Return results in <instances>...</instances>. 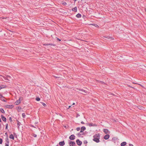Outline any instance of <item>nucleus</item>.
Here are the masks:
<instances>
[{"mask_svg": "<svg viewBox=\"0 0 146 146\" xmlns=\"http://www.w3.org/2000/svg\"><path fill=\"white\" fill-rule=\"evenodd\" d=\"M7 78H9V79H10L11 78V77L9 76H7Z\"/></svg>", "mask_w": 146, "mask_h": 146, "instance_id": "79ce46f5", "label": "nucleus"}, {"mask_svg": "<svg viewBox=\"0 0 146 146\" xmlns=\"http://www.w3.org/2000/svg\"><path fill=\"white\" fill-rule=\"evenodd\" d=\"M21 98H19V99L16 101L15 103V105H18L21 103Z\"/></svg>", "mask_w": 146, "mask_h": 146, "instance_id": "39448f33", "label": "nucleus"}, {"mask_svg": "<svg viewBox=\"0 0 146 146\" xmlns=\"http://www.w3.org/2000/svg\"><path fill=\"white\" fill-rule=\"evenodd\" d=\"M75 136L73 134L71 135L69 137V139L71 140H74L75 139Z\"/></svg>", "mask_w": 146, "mask_h": 146, "instance_id": "20e7f679", "label": "nucleus"}, {"mask_svg": "<svg viewBox=\"0 0 146 146\" xmlns=\"http://www.w3.org/2000/svg\"><path fill=\"white\" fill-rule=\"evenodd\" d=\"M59 144L60 146H63L64 145L65 143L64 141H62L60 142Z\"/></svg>", "mask_w": 146, "mask_h": 146, "instance_id": "f8f14e48", "label": "nucleus"}, {"mask_svg": "<svg viewBox=\"0 0 146 146\" xmlns=\"http://www.w3.org/2000/svg\"><path fill=\"white\" fill-rule=\"evenodd\" d=\"M80 116V115H79V114L78 113V114H77V115H76V117H77L78 116Z\"/></svg>", "mask_w": 146, "mask_h": 146, "instance_id": "de8ad7c7", "label": "nucleus"}, {"mask_svg": "<svg viewBox=\"0 0 146 146\" xmlns=\"http://www.w3.org/2000/svg\"><path fill=\"white\" fill-rule=\"evenodd\" d=\"M5 135L7 136V137H8V135L7 134V132H6V133H5Z\"/></svg>", "mask_w": 146, "mask_h": 146, "instance_id": "a18cd8bd", "label": "nucleus"}, {"mask_svg": "<svg viewBox=\"0 0 146 146\" xmlns=\"http://www.w3.org/2000/svg\"><path fill=\"white\" fill-rule=\"evenodd\" d=\"M5 98V97H3V95L1 94H0V99H2V98Z\"/></svg>", "mask_w": 146, "mask_h": 146, "instance_id": "bb28decb", "label": "nucleus"}, {"mask_svg": "<svg viewBox=\"0 0 146 146\" xmlns=\"http://www.w3.org/2000/svg\"><path fill=\"white\" fill-rule=\"evenodd\" d=\"M87 143H88V142L87 141V140H84V144H87Z\"/></svg>", "mask_w": 146, "mask_h": 146, "instance_id": "4c0bfd02", "label": "nucleus"}, {"mask_svg": "<svg viewBox=\"0 0 146 146\" xmlns=\"http://www.w3.org/2000/svg\"><path fill=\"white\" fill-rule=\"evenodd\" d=\"M90 25H92V26H93L97 28H99V26L97 24H95V23H92V24H91Z\"/></svg>", "mask_w": 146, "mask_h": 146, "instance_id": "2eb2a0df", "label": "nucleus"}, {"mask_svg": "<svg viewBox=\"0 0 146 146\" xmlns=\"http://www.w3.org/2000/svg\"><path fill=\"white\" fill-rule=\"evenodd\" d=\"M0 111L3 113H5V111L3 108H1L0 109Z\"/></svg>", "mask_w": 146, "mask_h": 146, "instance_id": "b1692460", "label": "nucleus"}, {"mask_svg": "<svg viewBox=\"0 0 146 146\" xmlns=\"http://www.w3.org/2000/svg\"><path fill=\"white\" fill-rule=\"evenodd\" d=\"M56 146H58V145H56Z\"/></svg>", "mask_w": 146, "mask_h": 146, "instance_id": "338daca9", "label": "nucleus"}, {"mask_svg": "<svg viewBox=\"0 0 146 146\" xmlns=\"http://www.w3.org/2000/svg\"><path fill=\"white\" fill-rule=\"evenodd\" d=\"M17 123H18L19 122H20L18 120H17Z\"/></svg>", "mask_w": 146, "mask_h": 146, "instance_id": "bf43d9fd", "label": "nucleus"}, {"mask_svg": "<svg viewBox=\"0 0 146 146\" xmlns=\"http://www.w3.org/2000/svg\"><path fill=\"white\" fill-rule=\"evenodd\" d=\"M43 45L44 46H48V45H50V46H55V45L52 43H49V44H43Z\"/></svg>", "mask_w": 146, "mask_h": 146, "instance_id": "ddd939ff", "label": "nucleus"}, {"mask_svg": "<svg viewBox=\"0 0 146 146\" xmlns=\"http://www.w3.org/2000/svg\"><path fill=\"white\" fill-rule=\"evenodd\" d=\"M31 126L32 127H35L33 125H31Z\"/></svg>", "mask_w": 146, "mask_h": 146, "instance_id": "4d7b16f0", "label": "nucleus"}, {"mask_svg": "<svg viewBox=\"0 0 146 146\" xmlns=\"http://www.w3.org/2000/svg\"><path fill=\"white\" fill-rule=\"evenodd\" d=\"M75 104V103H73L72 104V105H74Z\"/></svg>", "mask_w": 146, "mask_h": 146, "instance_id": "052dcab7", "label": "nucleus"}, {"mask_svg": "<svg viewBox=\"0 0 146 146\" xmlns=\"http://www.w3.org/2000/svg\"><path fill=\"white\" fill-rule=\"evenodd\" d=\"M82 17L84 19H85V18H86V16L84 15H83Z\"/></svg>", "mask_w": 146, "mask_h": 146, "instance_id": "09e8293b", "label": "nucleus"}, {"mask_svg": "<svg viewBox=\"0 0 146 146\" xmlns=\"http://www.w3.org/2000/svg\"><path fill=\"white\" fill-rule=\"evenodd\" d=\"M133 84H137V83H135V82H133Z\"/></svg>", "mask_w": 146, "mask_h": 146, "instance_id": "e2e57ef3", "label": "nucleus"}, {"mask_svg": "<svg viewBox=\"0 0 146 146\" xmlns=\"http://www.w3.org/2000/svg\"><path fill=\"white\" fill-rule=\"evenodd\" d=\"M74 2H75V1H77V0H74Z\"/></svg>", "mask_w": 146, "mask_h": 146, "instance_id": "69168bd1", "label": "nucleus"}, {"mask_svg": "<svg viewBox=\"0 0 146 146\" xmlns=\"http://www.w3.org/2000/svg\"><path fill=\"white\" fill-rule=\"evenodd\" d=\"M126 142L124 141L121 143V146H125L126 144Z\"/></svg>", "mask_w": 146, "mask_h": 146, "instance_id": "a211bd4d", "label": "nucleus"}, {"mask_svg": "<svg viewBox=\"0 0 146 146\" xmlns=\"http://www.w3.org/2000/svg\"><path fill=\"white\" fill-rule=\"evenodd\" d=\"M3 77L5 80H7V81H10L9 79L7 78V76H3Z\"/></svg>", "mask_w": 146, "mask_h": 146, "instance_id": "dca6fc26", "label": "nucleus"}, {"mask_svg": "<svg viewBox=\"0 0 146 146\" xmlns=\"http://www.w3.org/2000/svg\"><path fill=\"white\" fill-rule=\"evenodd\" d=\"M100 134L99 133H98L97 134H96L94 135L93 136V137L94 138H100Z\"/></svg>", "mask_w": 146, "mask_h": 146, "instance_id": "0eeeda50", "label": "nucleus"}, {"mask_svg": "<svg viewBox=\"0 0 146 146\" xmlns=\"http://www.w3.org/2000/svg\"><path fill=\"white\" fill-rule=\"evenodd\" d=\"M72 11L74 12H76L77 11V7H75L74 8H73L72 9Z\"/></svg>", "mask_w": 146, "mask_h": 146, "instance_id": "4be33fe9", "label": "nucleus"}, {"mask_svg": "<svg viewBox=\"0 0 146 146\" xmlns=\"http://www.w3.org/2000/svg\"><path fill=\"white\" fill-rule=\"evenodd\" d=\"M8 127L7 126H6V127H5V129H8Z\"/></svg>", "mask_w": 146, "mask_h": 146, "instance_id": "6e6d98bb", "label": "nucleus"}, {"mask_svg": "<svg viewBox=\"0 0 146 146\" xmlns=\"http://www.w3.org/2000/svg\"><path fill=\"white\" fill-rule=\"evenodd\" d=\"M104 132L106 134L110 133V131L108 130V129H104L103 130Z\"/></svg>", "mask_w": 146, "mask_h": 146, "instance_id": "423d86ee", "label": "nucleus"}, {"mask_svg": "<svg viewBox=\"0 0 146 146\" xmlns=\"http://www.w3.org/2000/svg\"><path fill=\"white\" fill-rule=\"evenodd\" d=\"M9 143H5V146H9Z\"/></svg>", "mask_w": 146, "mask_h": 146, "instance_id": "ea45409f", "label": "nucleus"}, {"mask_svg": "<svg viewBox=\"0 0 146 146\" xmlns=\"http://www.w3.org/2000/svg\"><path fill=\"white\" fill-rule=\"evenodd\" d=\"M21 124V123H20V122H19L18 123H17V126H18L17 127H18V129L19 128V126Z\"/></svg>", "mask_w": 146, "mask_h": 146, "instance_id": "a878e982", "label": "nucleus"}, {"mask_svg": "<svg viewBox=\"0 0 146 146\" xmlns=\"http://www.w3.org/2000/svg\"><path fill=\"white\" fill-rule=\"evenodd\" d=\"M41 103H42V105L43 106L45 107L46 106V104H45L43 102H41Z\"/></svg>", "mask_w": 146, "mask_h": 146, "instance_id": "2f4dec72", "label": "nucleus"}, {"mask_svg": "<svg viewBox=\"0 0 146 146\" xmlns=\"http://www.w3.org/2000/svg\"><path fill=\"white\" fill-rule=\"evenodd\" d=\"M86 129V127L85 126H82L81 128V130L80 131V133L83 132Z\"/></svg>", "mask_w": 146, "mask_h": 146, "instance_id": "6e6552de", "label": "nucleus"}, {"mask_svg": "<svg viewBox=\"0 0 146 146\" xmlns=\"http://www.w3.org/2000/svg\"><path fill=\"white\" fill-rule=\"evenodd\" d=\"M7 87V86L6 85H2L0 86V87L1 89L5 88H6Z\"/></svg>", "mask_w": 146, "mask_h": 146, "instance_id": "aec40b11", "label": "nucleus"}, {"mask_svg": "<svg viewBox=\"0 0 146 146\" xmlns=\"http://www.w3.org/2000/svg\"><path fill=\"white\" fill-rule=\"evenodd\" d=\"M127 86L129 87H130V88H134L133 87H132L131 86H130L129 85H127Z\"/></svg>", "mask_w": 146, "mask_h": 146, "instance_id": "c03bdc74", "label": "nucleus"}, {"mask_svg": "<svg viewBox=\"0 0 146 146\" xmlns=\"http://www.w3.org/2000/svg\"><path fill=\"white\" fill-rule=\"evenodd\" d=\"M82 135H84V133H83L82 134Z\"/></svg>", "mask_w": 146, "mask_h": 146, "instance_id": "0e129e2a", "label": "nucleus"}, {"mask_svg": "<svg viewBox=\"0 0 146 146\" xmlns=\"http://www.w3.org/2000/svg\"><path fill=\"white\" fill-rule=\"evenodd\" d=\"M110 135L109 134H106L104 137V139L106 140L108 139L110 137Z\"/></svg>", "mask_w": 146, "mask_h": 146, "instance_id": "9b49d317", "label": "nucleus"}, {"mask_svg": "<svg viewBox=\"0 0 146 146\" xmlns=\"http://www.w3.org/2000/svg\"><path fill=\"white\" fill-rule=\"evenodd\" d=\"M76 143L79 146L81 145L82 143V142L80 141L79 139L76 140Z\"/></svg>", "mask_w": 146, "mask_h": 146, "instance_id": "f03ea898", "label": "nucleus"}, {"mask_svg": "<svg viewBox=\"0 0 146 146\" xmlns=\"http://www.w3.org/2000/svg\"><path fill=\"white\" fill-rule=\"evenodd\" d=\"M5 141L6 142V143H9V140L8 137H6Z\"/></svg>", "mask_w": 146, "mask_h": 146, "instance_id": "6ab92c4d", "label": "nucleus"}, {"mask_svg": "<svg viewBox=\"0 0 146 146\" xmlns=\"http://www.w3.org/2000/svg\"><path fill=\"white\" fill-rule=\"evenodd\" d=\"M13 133V135L14 136H15V135H16V134L14 132Z\"/></svg>", "mask_w": 146, "mask_h": 146, "instance_id": "864d4df0", "label": "nucleus"}, {"mask_svg": "<svg viewBox=\"0 0 146 146\" xmlns=\"http://www.w3.org/2000/svg\"><path fill=\"white\" fill-rule=\"evenodd\" d=\"M3 142V139L1 138H0V144H2Z\"/></svg>", "mask_w": 146, "mask_h": 146, "instance_id": "7c9ffc66", "label": "nucleus"}, {"mask_svg": "<svg viewBox=\"0 0 146 146\" xmlns=\"http://www.w3.org/2000/svg\"><path fill=\"white\" fill-rule=\"evenodd\" d=\"M36 100L37 101H39L40 100V98L39 97H37L36 98Z\"/></svg>", "mask_w": 146, "mask_h": 146, "instance_id": "393cba45", "label": "nucleus"}, {"mask_svg": "<svg viewBox=\"0 0 146 146\" xmlns=\"http://www.w3.org/2000/svg\"><path fill=\"white\" fill-rule=\"evenodd\" d=\"M72 143V145L71 146H74L76 145V143L74 141H73Z\"/></svg>", "mask_w": 146, "mask_h": 146, "instance_id": "c85d7f7f", "label": "nucleus"}, {"mask_svg": "<svg viewBox=\"0 0 146 146\" xmlns=\"http://www.w3.org/2000/svg\"><path fill=\"white\" fill-rule=\"evenodd\" d=\"M1 101H3V102H7V100H4V99H3V98H2V99H1Z\"/></svg>", "mask_w": 146, "mask_h": 146, "instance_id": "473e14b6", "label": "nucleus"}, {"mask_svg": "<svg viewBox=\"0 0 146 146\" xmlns=\"http://www.w3.org/2000/svg\"><path fill=\"white\" fill-rule=\"evenodd\" d=\"M63 5H66L67 3L66 2H64L63 3Z\"/></svg>", "mask_w": 146, "mask_h": 146, "instance_id": "49530a36", "label": "nucleus"}, {"mask_svg": "<svg viewBox=\"0 0 146 146\" xmlns=\"http://www.w3.org/2000/svg\"><path fill=\"white\" fill-rule=\"evenodd\" d=\"M100 83H101L102 84H105V83L103 81H100Z\"/></svg>", "mask_w": 146, "mask_h": 146, "instance_id": "c9c22d12", "label": "nucleus"}, {"mask_svg": "<svg viewBox=\"0 0 146 146\" xmlns=\"http://www.w3.org/2000/svg\"><path fill=\"white\" fill-rule=\"evenodd\" d=\"M71 106H68V108L67 109H69V108H70L71 107Z\"/></svg>", "mask_w": 146, "mask_h": 146, "instance_id": "5fc2aeb1", "label": "nucleus"}, {"mask_svg": "<svg viewBox=\"0 0 146 146\" xmlns=\"http://www.w3.org/2000/svg\"><path fill=\"white\" fill-rule=\"evenodd\" d=\"M1 117L2 120L5 122H6L7 121V119L4 116H3L2 115L1 116Z\"/></svg>", "mask_w": 146, "mask_h": 146, "instance_id": "9d476101", "label": "nucleus"}, {"mask_svg": "<svg viewBox=\"0 0 146 146\" xmlns=\"http://www.w3.org/2000/svg\"><path fill=\"white\" fill-rule=\"evenodd\" d=\"M57 40L59 41H60L61 40L60 39H59L58 38H57Z\"/></svg>", "mask_w": 146, "mask_h": 146, "instance_id": "8fccbe9b", "label": "nucleus"}, {"mask_svg": "<svg viewBox=\"0 0 146 146\" xmlns=\"http://www.w3.org/2000/svg\"><path fill=\"white\" fill-rule=\"evenodd\" d=\"M100 138H94L93 139V140L96 143H98L100 142Z\"/></svg>", "mask_w": 146, "mask_h": 146, "instance_id": "1a4fd4ad", "label": "nucleus"}, {"mask_svg": "<svg viewBox=\"0 0 146 146\" xmlns=\"http://www.w3.org/2000/svg\"><path fill=\"white\" fill-rule=\"evenodd\" d=\"M9 138L12 139L13 140H14V137L13 134H11L9 135Z\"/></svg>", "mask_w": 146, "mask_h": 146, "instance_id": "5701e85b", "label": "nucleus"}, {"mask_svg": "<svg viewBox=\"0 0 146 146\" xmlns=\"http://www.w3.org/2000/svg\"><path fill=\"white\" fill-rule=\"evenodd\" d=\"M5 107L9 109H12L14 107L13 105H6L5 106Z\"/></svg>", "mask_w": 146, "mask_h": 146, "instance_id": "f257e3e1", "label": "nucleus"}, {"mask_svg": "<svg viewBox=\"0 0 146 146\" xmlns=\"http://www.w3.org/2000/svg\"><path fill=\"white\" fill-rule=\"evenodd\" d=\"M1 122V118H0V122Z\"/></svg>", "mask_w": 146, "mask_h": 146, "instance_id": "680f3d73", "label": "nucleus"}, {"mask_svg": "<svg viewBox=\"0 0 146 146\" xmlns=\"http://www.w3.org/2000/svg\"><path fill=\"white\" fill-rule=\"evenodd\" d=\"M9 121L11 122L12 121V118L11 117H9Z\"/></svg>", "mask_w": 146, "mask_h": 146, "instance_id": "f704fd0d", "label": "nucleus"}, {"mask_svg": "<svg viewBox=\"0 0 146 146\" xmlns=\"http://www.w3.org/2000/svg\"><path fill=\"white\" fill-rule=\"evenodd\" d=\"M104 38H106L107 39H110V38H111L112 39H113V38L112 37H111L109 36H104Z\"/></svg>", "mask_w": 146, "mask_h": 146, "instance_id": "f3484780", "label": "nucleus"}, {"mask_svg": "<svg viewBox=\"0 0 146 146\" xmlns=\"http://www.w3.org/2000/svg\"><path fill=\"white\" fill-rule=\"evenodd\" d=\"M87 125L90 127L97 126V125L96 124H93L92 123H88Z\"/></svg>", "mask_w": 146, "mask_h": 146, "instance_id": "7ed1b4c3", "label": "nucleus"}, {"mask_svg": "<svg viewBox=\"0 0 146 146\" xmlns=\"http://www.w3.org/2000/svg\"><path fill=\"white\" fill-rule=\"evenodd\" d=\"M33 136H34V137H36L37 135L36 134H33Z\"/></svg>", "mask_w": 146, "mask_h": 146, "instance_id": "37998d69", "label": "nucleus"}, {"mask_svg": "<svg viewBox=\"0 0 146 146\" xmlns=\"http://www.w3.org/2000/svg\"><path fill=\"white\" fill-rule=\"evenodd\" d=\"M82 15L78 13L76 15V17L78 18H80L81 17Z\"/></svg>", "mask_w": 146, "mask_h": 146, "instance_id": "412c9836", "label": "nucleus"}, {"mask_svg": "<svg viewBox=\"0 0 146 146\" xmlns=\"http://www.w3.org/2000/svg\"><path fill=\"white\" fill-rule=\"evenodd\" d=\"M8 123H7V124H6V126H7L8 127Z\"/></svg>", "mask_w": 146, "mask_h": 146, "instance_id": "13d9d810", "label": "nucleus"}, {"mask_svg": "<svg viewBox=\"0 0 146 146\" xmlns=\"http://www.w3.org/2000/svg\"><path fill=\"white\" fill-rule=\"evenodd\" d=\"M54 76V78H60V77H59L56 76Z\"/></svg>", "mask_w": 146, "mask_h": 146, "instance_id": "a19ab883", "label": "nucleus"}, {"mask_svg": "<svg viewBox=\"0 0 146 146\" xmlns=\"http://www.w3.org/2000/svg\"><path fill=\"white\" fill-rule=\"evenodd\" d=\"M73 142V141H69V144L70 146H71V144H72V142Z\"/></svg>", "mask_w": 146, "mask_h": 146, "instance_id": "c756f323", "label": "nucleus"}, {"mask_svg": "<svg viewBox=\"0 0 146 146\" xmlns=\"http://www.w3.org/2000/svg\"><path fill=\"white\" fill-rule=\"evenodd\" d=\"M142 107L141 106H139L138 107V108L140 110L142 109Z\"/></svg>", "mask_w": 146, "mask_h": 146, "instance_id": "58836bf2", "label": "nucleus"}, {"mask_svg": "<svg viewBox=\"0 0 146 146\" xmlns=\"http://www.w3.org/2000/svg\"><path fill=\"white\" fill-rule=\"evenodd\" d=\"M77 89L79 91H81L82 92H84L86 94H87V91H86L83 89H80V88H77Z\"/></svg>", "mask_w": 146, "mask_h": 146, "instance_id": "4468645a", "label": "nucleus"}, {"mask_svg": "<svg viewBox=\"0 0 146 146\" xmlns=\"http://www.w3.org/2000/svg\"><path fill=\"white\" fill-rule=\"evenodd\" d=\"M129 146H134L133 145L131 144H129Z\"/></svg>", "mask_w": 146, "mask_h": 146, "instance_id": "3c124183", "label": "nucleus"}, {"mask_svg": "<svg viewBox=\"0 0 146 146\" xmlns=\"http://www.w3.org/2000/svg\"><path fill=\"white\" fill-rule=\"evenodd\" d=\"M22 117L23 118H25L26 117V115L25 113H23L22 114Z\"/></svg>", "mask_w": 146, "mask_h": 146, "instance_id": "cd10ccee", "label": "nucleus"}, {"mask_svg": "<svg viewBox=\"0 0 146 146\" xmlns=\"http://www.w3.org/2000/svg\"><path fill=\"white\" fill-rule=\"evenodd\" d=\"M80 127H77L76 128V130L77 131H79L80 130Z\"/></svg>", "mask_w": 146, "mask_h": 146, "instance_id": "e433bc0d", "label": "nucleus"}, {"mask_svg": "<svg viewBox=\"0 0 146 146\" xmlns=\"http://www.w3.org/2000/svg\"><path fill=\"white\" fill-rule=\"evenodd\" d=\"M81 123L82 124H84V123L83 121H82L81 122Z\"/></svg>", "mask_w": 146, "mask_h": 146, "instance_id": "603ef678", "label": "nucleus"}, {"mask_svg": "<svg viewBox=\"0 0 146 146\" xmlns=\"http://www.w3.org/2000/svg\"><path fill=\"white\" fill-rule=\"evenodd\" d=\"M81 135H82V134L81 133H78L77 134V135H78V137H81Z\"/></svg>", "mask_w": 146, "mask_h": 146, "instance_id": "72a5a7b5", "label": "nucleus"}]
</instances>
